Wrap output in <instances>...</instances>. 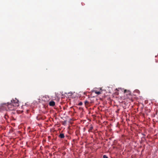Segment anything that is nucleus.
<instances>
[{"label": "nucleus", "mask_w": 158, "mask_h": 158, "mask_svg": "<svg viewBox=\"0 0 158 158\" xmlns=\"http://www.w3.org/2000/svg\"><path fill=\"white\" fill-rule=\"evenodd\" d=\"M19 101L15 98L12 99L10 103H2L0 105L1 109L10 110H13L15 109L16 107L19 106Z\"/></svg>", "instance_id": "f257e3e1"}, {"label": "nucleus", "mask_w": 158, "mask_h": 158, "mask_svg": "<svg viewBox=\"0 0 158 158\" xmlns=\"http://www.w3.org/2000/svg\"><path fill=\"white\" fill-rule=\"evenodd\" d=\"M124 93L126 94L127 96V99L129 102H133V100L132 98V95H131V93L129 90H127L125 89L124 90Z\"/></svg>", "instance_id": "f03ea898"}, {"label": "nucleus", "mask_w": 158, "mask_h": 158, "mask_svg": "<svg viewBox=\"0 0 158 158\" xmlns=\"http://www.w3.org/2000/svg\"><path fill=\"white\" fill-rule=\"evenodd\" d=\"M42 100L45 102H48L49 100V97L48 96H44L42 98Z\"/></svg>", "instance_id": "7ed1b4c3"}, {"label": "nucleus", "mask_w": 158, "mask_h": 158, "mask_svg": "<svg viewBox=\"0 0 158 158\" xmlns=\"http://www.w3.org/2000/svg\"><path fill=\"white\" fill-rule=\"evenodd\" d=\"M89 128L88 131L89 132H93V130L94 129L93 126L92 124H90L89 126Z\"/></svg>", "instance_id": "20e7f679"}, {"label": "nucleus", "mask_w": 158, "mask_h": 158, "mask_svg": "<svg viewBox=\"0 0 158 158\" xmlns=\"http://www.w3.org/2000/svg\"><path fill=\"white\" fill-rule=\"evenodd\" d=\"M49 105L50 106H53L55 105V103L53 101H51L49 102Z\"/></svg>", "instance_id": "39448f33"}, {"label": "nucleus", "mask_w": 158, "mask_h": 158, "mask_svg": "<svg viewBox=\"0 0 158 158\" xmlns=\"http://www.w3.org/2000/svg\"><path fill=\"white\" fill-rule=\"evenodd\" d=\"M64 134L63 133H60L59 136V137L60 138H64Z\"/></svg>", "instance_id": "423d86ee"}, {"label": "nucleus", "mask_w": 158, "mask_h": 158, "mask_svg": "<svg viewBox=\"0 0 158 158\" xmlns=\"http://www.w3.org/2000/svg\"><path fill=\"white\" fill-rule=\"evenodd\" d=\"M84 103L85 106H89V102L87 100L85 101Z\"/></svg>", "instance_id": "0eeeda50"}, {"label": "nucleus", "mask_w": 158, "mask_h": 158, "mask_svg": "<svg viewBox=\"0 0 158 158\" xmlns=\"http://www.w3.org/2000/svg\"><path fill=\"white\" fill-rule=\"evenodd\" d=\"M94 93L96 94H97L98 95L100 94H101V93L100 91H97V90H95Z\"/></svg>", "instance_id": "6e6552de"}, {"label": "nucleus", "mask_w": 158, "mask_h": 158, "mask_svg": "<svg viewBox=\"0 0 158 158\" xmlns=\"http://www.w3.org/2000/svg\"><path fill=\"white\" fill-rule=\"evenodd\" d=\"M82 104H83L82 102H80L78 103V106H81L82 105Z\"/></svg>", "instance_id": "1a4fd4ad"}, {"label": "nucleus", "mask_w": 158, "mask_h": 158, "mask_svg": "<svg viewBox=\"0 0 158 158\" xmlns=\"http://www.w3.org/2000/svg\"><path fill=\"white\" fill-rule=\"evenodd\" d=\"M66 123H67L66 121V120L64 121L63 123V125H65L66 124Z\"/></svg>", "instance_id": "9d476101"}, {"label": "nucleus", "mask_w": 158, "mask_h": 158, "mask_svg": "<svg viewBox=\"0 0 158 158\" xmlns=\"http://www.w3.org/2000/svg\"><path fill=\"white\" fill-rule=\"evenodd\" d=\"M103 158H108V157L106 155H104L103 156Z\"/></svg>", "instance_id": "9b49d317"}, {"label": "nucleus", "mask_w": 158, "mask_h": 158, "mask_svg": "<svg viewBox=\"0 0 158 158\" xmlns=\"http://www.w3.org/2000/svg\"><path fill=\"white\" fill-rule=\"evenodd\" d=\"M135 91H136V92H137L139 93V90H136Z\"/></svg>", "instance_id": "f8f14e48"}]
</instances>
